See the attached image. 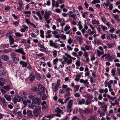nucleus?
Here are the masks:
<instances>
[{
  "label": "nucleus",
  "mask_w": 120,
  "mask_h": 120,
  "mask_svg": "<svg viewBox=\"0 0 120 120\" xmlns=\"http://www.w3.org/2000/svg\"><path fill=\"white\" fill-rule=\"evenodd\" d=\"M73 102V101L72 99H70L68 101L67 106V108L68 109H71L72 107Z\"/></svg>",
  "instance_id": "f257e3e1"
},
{
  "label": "nucleus",
  "mask_w": 120,
  "mask_h": 120,
  "mask_svg": "<svg viewBox=\"0 0 120 120\" xmlns=\"http://www.w3.org/2000/svg\"><path fill=\"white\" fill-rule=\"evenodd\" d=\"M41 101V98H35L33 100V102L35 104H37L38 105L40 104Z\"/></svg>",
  "instance_id": "f03ea898"
},
{
  "label": "nucleus",
  "mask_w": 120,
  "mask_h": 120,
  "mask_svg": "<svg viewBox=\"0 0 120 120\" xmlns=\"http://www.w3.org/2000/svg\"><path fill=\"white\" fill-rule=\"evenodd\" d=\"M19 6L17 7V9L18 10H20L23 9V3L21 0L19 1L18 2Z\"/></svg>",
  "instance_id": "7ed1b4c3"
},
{
  "label": "nucleus",
  "mask_w": 120,
  "mask_h": 120,
  "mask_svg": "<svg viewBox=\"0 0 120 120\" xmlns=\"http://www.w3.org/2000/svg\"><path fill=\"white\" fill-rule=\"evenodd\" d=\"M110 3L108 0L106 2V3H104L103 4L104 6H105L106 7L109 5V9L110 10H112L113 8L112 5V4L109 5Z\"/></svg>",
  "instance_id": "20e7f679"
},
{
  "label": "nucleus",
  "mask_w": 120,
  "mask_h": 120,
  "mask_svg": "<svg viewBox=\"0 0 120 120\" xmlns=\"http://www.w3.org/2000/svg\"><path fill=\"white\" fill-rule=\"evenodd\" d=\"M51 11H50L46 10L44 14V18H48L51 14Z\"/></svg>",
  "instance_id": "39448f33"
},
{
  "label": "nucleus",
  "mask_w": 120,
  "mask_h": 120,
  "mask_svg": "<svg viewBox=\"0 0 120 120\" xmlns=\"http://www.w3.org/2000/svg\"><path fill=\"white\" fill-rule=\"evenodd\" d=\"M38 88L39 90L43 93H45V88L42 85L39 84L38 86Z\"/></svg>",
  "instance_id": "423d86ee"
},
{
  "label": "nucleus",
  "mask_w": 120,
  "mask_h": 120,
  "mask_svg": "<svg viewBox=\"0 0 120 120\" xmlns=\"http://www.w3.org/2000/svg\"><path fill=\"white\" fill-rule=\"evenodd\" d=\"M15 51L17 52L21 53L22 55L26 54V53L24 51L23 49L22 48H20L18 49L15 50Z\"/></svg>",
  "instance_id": "0eeeda50"
},
{
  "label": "nucleus",
  "mask_w": 120,
  "mask_h": 120,
  "mask_svg": "<svg viewBox=\"0 0 120 120\" xmlns=\"http://www.w3.org/2000/svg\"><path fill=\"white\" fill-rule=\"evenodd\" d=\"M50 45L52 47H54L55 48H57L59 45L56 44L53 42L52 40H50L49 41Z\"/></svg>",
  "instance_id": "6e6552de"
},
{
  "label": "nucleus",
  "mask_w": 120,
  "mask_h": 120,
  "mask_svg": "<svg viewBox=\"0 0 120 120\" xmlns=\"http://www.w3.org/2000/svg\"><path fill=\"white\" fill-rule=\"evenodd\" d=\"M60 82V80H58L56 82V84L55 87V89L54 90H53L55 92H56L57 91L58 88L60 86V83L59 82Z\"/></svg>",
  "instance_id": "1a4fd4ad"
},
{
  "label": "nucleus",
  "mask_w": 120,
  "mask_h": 120,
  "mask_svg": "<svg viewBox=\"0 0 120 120\" xmlns=\"http://www.w3.org/2000/svg\"><path fill=\"white\" fill-rule=\"evenodd\" d=\"M8 38H9L10 44V45H11L13 44L14 43V40L12 36L11 35H9L8 36Z\"/></svg>",
  "instance_id": "9d476101"
},
{
  "label": "nucleus",
  "mask_w": 120,
  "mask_h": 120,
  "mask_svg": "<svg viewBox=\"0 0 120 120\" xmlns=\"http://www.w3.org/2000/svg\"><path fill=\"white\" fill-rule=\"evenodd\" d=\"M32 112L31 110H28L27 111V116L29 118H31L33 117L32 115Z\"/></svg>",
  "instance_id": "9b49d317"
},
{
  "label": "nucleus",
  "mask_w": 120,
  "mask_h": 120,
  "mask_svg": "<svg viewBox=\"0 0 120 120\" xmlns=\"http://www.w3.org/2000/svg\"><path fill=\"white\" fill-rule=\"evenodd\" d=\"M40 110L41 109L39 106H38L33 110V112L34 114H36L40 112Z\"/></svg>",
  "instance_id": "f8f14e48"
},
{
  "label": "nucleus",
  "mask_w": 120,
  "mask_h": 120,
  "mask_svg": "<svg viewBox=\"0 0 120 120\" xmlns=\"http://www.w3.org/2000/svg\"><path fill=\"white\" fill-rule=\"evenodd\" d=\"M19 63L21 64L22 65V67H24L25 68L28 65V63L27 62H24L22 61H21Z\"/></svg>",
  "instance_id": "ddd939ff"
},
{
  "label": "nucleus",
  "mask_w": 120,
  "mask_h": 120,
  "mask_svg": "<svg viewBox=\"0 0 120 120\" xmlns=\"http://www.w3.org/2000/svg\"><path fill=\"white\" fill-rule=\"evenodd\" d=\"M55 112H57V113H60L63 114L64 113L63 111L61 109H60L59 107L56 108V109L55 111Z\"/></svg>",
  "instance_id": "4468645a"
},
{
  "label": "nucleus",
  "mask_w": 120,
  "mask_h": 120,
  "mask_svg": "<svg viewBox=\"0 0 120 120\" xmlns=\"http://www.w3.org/2000/svg\"><path fill=\"white\" fill-rule=\"evenodd\" d=\"M92 112L91 109L89 108H86L85 110H84V113L88 114L91 113Z\"/></svg>",
  "instance_id": "2eb2a0df"
},
{
  "label": "nucleus",
  "mask_w": 120,
  "mask_h": 120,
  "mask_svg": "<svg viewBox=\"0 0 120 120\" xmlns=\"http://www.w3.org/2000/svg\"><path fill=\"white\" fill-rule=\"evenodd\" d=\"M55 0H52V7H54L55 6L56 8H57L59 6L58 3L57 2H56V4L55 5Z\"/></svg>",
  "instance_id": "dca6fc26"
},
{
  "label": "nucleus",
  "mask_w": 120,
  "mask_h": 120,
  "mask_svg": "<svg viewBox=\"0 0 120 120\" xmlns=\"http://www.w3.org/2000/svg\"><path fill=\"white\" fill-rule=\"evenodd\" d=\"M84 97L86 98H89L90 99H91L93 98V95L91 94H88L85 95Z\"/></svg>",
  "instance_id": "f3484780"
},
{
  "label": "nucleus",
  "mask_w": 120,
  "mask_h": 120,
  "mask_svg": "<svg viewBox=\"0 0 120 120\" xmlns=\"http://www.w3.org/2000/svg\"><path fill=\"white\" fill-rule=\"evenodd\" d=\"M107 106L106 105L101 106L100 107L101 111L104 112H106L107 110Z\"/></svg>",
  "instance_id": "a211bd4d"
},
{
  "label": "nucleus",
  "mask_w": 120,
  "mask_h": 120,
  "mask_svg": "<svg viewBox=\"0 0 120 120\" xmlns=\"http://www.w3.org/2000/svg\"><path fill=\"white\" fill-rule=\"evenodd\" d=\"M4 97L8 101H10L11 100V97L8 95L5 94L4 96Z\"/></svg>",
  "instance_id": "6ab92c4d"
},
{
  "label": "nucleus",
  "mask_w": 120,
  "mask_h": 120,
  "mask_svg": "<svg viewBox=\"0 0 120 120\" xmlns=\"http://www.w3.org/2000/svg\"><path fill=\"white\" fill-rule=\"evenodd\" d=\"M1 57L3 60L5 61H7L9 59L8 57L6 55H2Z\"/></svg>",
  "instance_id": "aec40b11"
},
{
  "label": "nucleus",
  "mask_w": 120,
  "mask_h": 120,
  "mask_svg": "<svg viewBox=\"0 0 120 120\" xmlns=\"http://www.w3.org/2000/svg\"><path fill=\"white\" fill-rule=\"evenodd\" d=\"M113 16L114 17L115 19L117 21H119L120 22V20L119 18V16L118 15L112 14Z\"/></svg>",
  "instance_id": "412c9836"
},
{
  "label": "nucleus",
  "mask_w": 120,
  "mask_h": 120,
  "mask_svg": "<svg viewBox=\"0 0 120 120\" xmlns=\"http://www.w3.org/2000/svg\"><path fill=\"white\" fill-rule=\"evenodd\" d=\"M80 86L77 85L75 86L73 89V91L74 92H75L77 91L79 89Z\"/></svg>",
  "instance_id": "4be33fe9"
},
{
  "label": "nucleus",
  "mask_w": 120,
  "mask_h": 120,
  "mask_svg": "<svg viewBox=\"0 0 120 120\" xmlns=\"http://www.w3.org/2000/svg\"><path fill=\"white\" fill-rule=\"evenodd\" d=\"M6 74V72L5 71L3 70H0V76H3L5 75Z\"/></svg>",
  "instance_id": "5701e85b"
},
{
  "label": "nucleus",
  "mask_w": 120,
  "mask_h": 120,
  "mask_svg": "<svg viewBox=\"0 0 120 120\" xmlns=\"http://www.w3.org/2000/svg\"><path fill=\"white\" fill-rule=\"evenodd\" d=\"M92 22L93 24L98 25L99 24V21L98 20H96L95 19L93 20H92Z\"/></svg>",
  "instance_id": "b1692460"
},
{
  "label": "nucleus",
  "mask_w": 120,
  "mask_h": 120,
  "mask_svg": "<svg viewBox=\"0 0 120 120\" xmlns=\"http://www.w3.org/2000/svg\"><path fill=\"white\" fill-rule=\"evenodd\" d=\"M81 75L79 74H77L76 76V78L75 80L76 81H78L79 80Z\"/></svg>",
  "instance_id": "393cba45"
},
{
  "label": "nucleus",
  "mask_w": 120,
  "mask_h": 120,
  "mask_svg": "<svg viewBox=\"0 0 120 120\" xmlns=\"http://www.w3.org/2000/svg\"><path fill=\"white\" fill-rule=\"evenodd\" d=\"M19 61V58L18 57H15L13 59V63L16 64Z\"/></svg>",
  "instance_id": "a878e982"
},
{
  "label": "nucleus",
  "mask_w": 120,
  "mask_h": 120,
  "mask_svg": "<svg viewBox=\"0 0 120 120\" xmlns=\"http://www.w3.org/2000/svg\"><path fill=\"white\" fill-rule=\"evenodd\" d=\"M32 76L30 79V82L32 81L36 77L35 75H32V74H30V76Z\"/></svg>",
  "instance_id": "bb28decb"
},
{
  "label": "nucleus",
  "mask_w": 120,
  "mask_h": 120,
  "mask_svg": "<svg viewBox=\"0 0 120 120\" xmlns=\"http://www.w3.org/2000/svg\"><path fill=\"white\" fill-rule=\"evenodd\" d=\"M3 88L5 90L8 91L10 89V86L9 85H6L4 86Z\"/></svg>",
  "instance_id": "cd10ccee"
},
{
  "label": "nucleus",
  "mask_w": 120,
  "mask_h": 120,
  "mask_svg": "<svg viewBox=\"0 0 120 120\" xmlns=\"http://www.w3.org/2000/svg\"><path fill=\"white\" fill-rule=\"evenodd\" d=\"M38 46L39 47L44 49L45 50L46 49V48L44 47V45H42L39 43H38Z\"/></svg>",
  "instance_id": "c85d7f7f"
},
{
  "label": "nucleus",
  "mask_w": 120,
  "mask_h": 120,
  "mask_svg": "<svg viewBox=\"0 0 120 120\" xmlns=\"http://www.w3.org/2000/svg\"><path fill=\"white\" fill-rule=\"evenodd\" d=\"M85 102V100L83 98L81 99L79 101V104L80 105H81L82 104H84Z\"/></svg>",
  "instance_id": "c756f323"
},
{
  "label": "nucleus",
  "mask_w": 120,
  "mask_h": 120,
  "mask_svg": "<svg viewBox=\"0 0 120 120\" xmlns=\"http://www.w3.org/2000/svg\"><path fill=\"white\" fill-rule=\"evenodd\" d=\"M70 28V26H68V24H67L66 25V26L65 27L64 29V30L65 31H68V30H69Z\"/></svg>",
  "instance_id": "7c9ffc66"
},
{
  "label": "nucleus",
  "mask_w": 120,
  "mask_h": 120,
  "mask_svg": "<svg viewBox=\"0 0 120 120\" xmlns=\"http://www.w3.org/2000/svg\"><path fill=\"white\" fill-rule=\"evenodd\" d=\"M40 32L41 34L40 35V36L41 38H44V31L42 30H41L40 31Z\"/></svg>",
  "instance_id": "2f4dec72"
},
{
  "label": "nucleus",
  "mask_w": 120,
  "mask_h": 120,
  "mask_svg": "<svg viewBox=\"0 0 120 120\" xmlns=\"http://www.w3.org/2000/svg\"><path fill=\"white\" fill-rule=\"evenodd\" d=\"M34 103V102L33 103L32 102V103L30 105V107L32 109H34V108L36 107V105Z\"/></svg>",
  "instance_id": "473e14b6"
},
{
  "label": "nucleus",
  "mask_w": 120,
  "mask_h": 120,
  "mask_svg": "<svg viewBox=\"0 0 120 120\" xmlns=\"http://www.w3.org/2000/svg\"><path fill=\"white\" fill-rule=\"evenodd\" d=\"M66 90V89H61L60 90L59 93L60 94L64 93Z\"/></svg>",
  "instance_id": "72a5a7b5"
},
{
  "label": "nucleus",
  "mask_w": 120,
  "mask_h": 120,
  "mask_svg": "<svg viewBox=\"0 0 120 120\" xmlns=\"http://www.w3.org/2000/svg\"><path fill=\"white\" fill-rule=\"evenodd\" d=\"M31 90L33 92H36L38 91V88L36 87H32Z\"/></svg>",
  "instance_id": "f704fd0d"
},
{
  "label": "nucleus",
  "mask_w": 120,
  "mask_h": 120,
  "mask_svg": "<svg viewBox=\"0 0 120 120\" xmlns=\"http://www.w3.org/2000/svg\"><path fill=\"white\" fill-rule=\"evenodd\" d=\"M115 44L114 43H112L110 44H108L107 45L109 48H111L114 46Z\"/></svg>",
  "instance_id": "c9c22d12"
},
{
  "label": "nucleus",
  "mask_w": 120,
  "mask_h": 120,
  "mask_svg": "<svg viewBox=\"0 0 120 120\" xmlns=\"http://www.w3.org/2000/svg\"><path fill=\"white\" fill-rule=\"evenodd\" d=\"M58 58H56L53 60V63L54 65H56L57 64L56 62L58 60Z\"/></svg>",
  "instance_id": "e433bc0d"
},
{
  "label": "nucleus",
  "mask_w": 120,
  "mask_h": 120,
  "mask_svg": "<svg viewBox=\"0 0 120 120\" xmlns=\"http://www.w3.org/2000/svg\"><path fill=\"white\" fill-rule=\"evenodd\" d=\"M45 2H44V5L45 6H46V5L49 6L50 5V2L49 0L48 1H46L45 2Z\"/></svg>",
  "instance_id": "4c0bfd02"
},
{
  "label": "nucleus",
  "mask_w": 120,
  "mask_h": 120,
  "mask_svg": "<svg viewBox=\"0 0 120 120\" xmlns=\"http://www.w3.org/2000/svg\"><path fill=\"white\" fill-rule=\"evenodd\" d=\"M110 37L112 39L113 38H115V39H116L117 38V36L116 35H114V34H111Z\"/></svg>",
  "instance_id": "58836bf2"
},
{
  "label": "nucleus",
  "mask_w": 120,
  "mask_h": 120,
  "mask_svg": "<svg viewBox=\"0 0 120 120\" xmlns=\"http://www.w3.org/2000/svg\"><path fill=\"white\" fill-rule=\"evenodd\" d=\"M78 41H79L80 44L82 43V39L79 37L78 36L77 37Z\"/></svg>",
  "instance_id": "ea45409f"
},
{
  "label": "nucleus",
  "mask_w": 120,
  "mask_h": 120,
  "mask_svg": "<svg viewBox=\"0 0 120 120\" xmlns=\"http://www.w3.org/2000/svg\"><path fill=\"white\" fill-rule=\"evenodd\" d=\"M10 56L12 59H14L15 57L16 56V54L14 53H11L10 55Z\"/></svg>",
  "instance_id": "a19ab883"
},
{
  "label": "nucleus",
  "mask_w": 120,
  "mask_h": 120,
  "mask_svg": "<svg viewBox=\"0 0 120 120\" xmlns=\"http://www.w3.org/2000/svg\"><path fill=\"white\" fill-rule=\"evenodd\" d=\"M116 72V71L115 69H112L111 72L112 73V75L113 76H114L115 75V73Z\"/></svg>",
  "instance_id": "79ce46f5"
},
{
  "label": "nucleus",
  "mask_w": 120,
  "mask_h": 120,
  "mask_svg": "<svg viewBox=\"0 0 120 120\" xmlns=\"http://www.w3.org/2000/svg\"><path fill=\"white\" fill-rule=\"evenodd\" d=\"M83 56H85V58L88 57V52L86 51L84 52V53Z\"/></svg>",
  "instance_id": "37998d69"
},
{
  "label": "nucleus",
  "mask_w": 120,
  "mask_h": 120,
  "mask_svg": "<svg viewBox=\"0 0 120 120\" xmlns=\"http://www.w3.org/2000/svg\"><path fill=\"white\" fill-rule=\"evenodd\" d=\"M53 56L54 57H56L57 55V51L56 50H55L53 52Z\"/></svg>",
  "instance_id": "c03bdc74"
},
{
  "label": "nucleus",
  "mask_w": 120,
  "mask_h": 120,
  "mask_svg": "<svg viewBox=\"0 0 120 120\" xmlns=\"http://www.w3.org/2000/svg\"><path fill=\"white\" fill-rule=\"evenodd\" d=\"M70 95V92H68L67 93L64 94V97L65 98H66L67 97H69Z\"/></svg>",
  "instance_id": "a18cd8bd"
},
{
  "label": "nucleus",
  "mask_w": 120,
  "mask_h": 120,
  "mask_svg": "<svg viewBox=\"0 0 120 120\" xmlns=\"http://www.w3.org/2000/svg\"><path fill=\"white\" fill-rule=\"evenodd\" d=\"M61 10L58 8L56 9L55 10H54V11L56 12L59 13L61 12Z\"/></svg>",
  "instance_id": "49530a36"
},
{
  "label": "nucleus",
  "mask_w": 120,
  "mask_h": 120,
  "mask_svg": "<svg viewBox=\"0 0 120 120\" xmlns=\"http://www.w3.org/2000/svg\"><path fill=\"white\" fill-rule=\"evenodd\" d=\"M42 113H38L37 114L35 115V116L36 117H40L41 116H42Z\"/></svg>",
  "instance_id": "de8ad7c7"
},
{
  "label": "nucleus",
  "mask_w": 120,
  "mask_h": 120,
  "mask_svg": "<svg viewBox=\"0 0 120 120\" xmlns=\"http://www.w3.org/2000/svg\"><path fill=\"white\" fill-rule=\"evenodd\" d=\"M54 115H49V116H45V117H47L48 118H49V120H50L51 119L52 117H53L54 116Z\"/></svg>",
  "instance_id": "09e8293b"
},
{
  "label": "nucleus",
  "mask_w": 120,
  "mask_h": 120,
  "mask_svg": "<svg viewBox=\"0 0 120 120\" xmlns=\"http://www.w3.org/2000/svg\"><path fill=\"white\" fill-rule=\"evenodd\" d=\"M18 100V98H14L13 99V101L15 104L17 102H19Z\"/></svg>",
  "instance_id": "8fccbe9b"
},
{
  "label": "nucleus",
  "mask_w": 120,
  "mask_h": 120,
  "mask_svg": "<svg viewBox=\"0 0 120 120\" xmlns=\"http://www.w3.org/2000/svg\"><path fill=\"white\" fill-rule=\"evenodd\" d=\"M25 22L26 23L28 24H30L32 23H31L30 22V21L29 20V19H25Z\"/></svg>",
  "instance_id": "3c124183"
},
{
  "label": "nucleus",
  "mask_w": 120,
  "mask_h": 120,
  "mask_svg": "<svg viewBox=\"0 0 120 120\" xmlns=\"http://www.w3.org/2000/svg\"><path fill=\"white\" fill-rule=\"evenodd\" d=\"M28 97L29 98H30L31 100H33L35 98V97H34V96H33L32 95H30L29 96H28Z\"/></svg>",
  "instance_id": "603ef678"
},
{
  "label": "nucleus",
  "mask_w": 120,
  "mask_h": 120,
  "mask_svg": "<svg viewBox=\"0 0 120 120\" xmlns=\"http://www.w3.org/2000/svg\"><path fill=\"white\" fill-rule=\"evenodd\" d=\"M97 52L98 56L99 57H100L101 55H102L101 52L100 51L98 50L97 51Z\"/></svg>",
  "instance_id": "864d4df0"
},
{
  "label": "nucleus",
  "mask_w": 120,
  "mask_h": 120,
  "mask_svg": "<svg viewBox=\"0 0 120 120\" xmlns=\"http://www.w3.org/2000/svg\"><path fill=\"white\" fill-rule=\"evenodd\" d=\"M100 26L102 28L103 30V31H104L105 30H106L107 29V28L105 26H103L102 25H101Z\"/></svg>",
  "instance_id": "5fc2aeb1"
},
{
  "label": "nucleus",
  "mask_w": 120,
  "mask_h": 120,
  "mask_svg": "<svg viewBox=\"0 0 120 120\" xmlns=\"http://www.w3.org/2000/svg\"><path fill=\"white\" fill-rule=\"evenodd\" d=\"M93 31H91V32H87V33H88L89 34H90L92 35L94 34L95 33H96V31L94 29V30H92Z\"/></svg>",
  "instance_id": "6e6d98bb"
},
{
  "label": "nucleus",
  "mask_w": 120,
  "mask_h": 120,
  "mask_svg": "<svg viewBox=\"0 0 120 120\" xmlns=\"http://www.w3.org/2000/svg\"><path fill=\"white\" fill-rule=\"evenodd\" d=\"M69 15L71 17H72V18H74V20H76V19H77V18L75 17L76 16V15H75L74 14H73V15Z\"/></svg>",
  "instance_id": "4d7b16f0"
},
{
  "label": "nucleus",
  "mask_w": 120,
  "mask_h": 120,
  "mask_svg": "<svg viewBox=\"0 0 120 120\" xmlns=\"http://www.w3.org/2000/svg\"><path fill=\"white\" fill-rule=\"evenodd\" d=\"M74 96L75 97H79L80 96V94L79 93H76L74 94Z\"/></svg>",
  "instance_id": "13d9d810"
},
{
  "label": "nucleus",
  "mask_w": 120,
  "mask_h": 120,
  "mask_svg": "<svg viewBox=\"0 0 120 120\" xmlns=\"http://www.w3.org/2000/svg\"><path fill=\"white\" fill-rule=\"evenodd\" d=\"M72 62V60L71 59H69L68 60L67 62V64L68 65L71 64Z\"/></svg>",
  "instance_id": "bf43d9fd"
},
{
  "label": "nucleus",
  "mask_w": 120,
  "mask_h": 120,
  "mask_svg": "<svg viewBox=\"0 0 120 120\" xmlns=\"http://www.w3.org/2000/svg\"><path fill=\"white\" fill-rule=\"evenodd\" d=\"M18 100L19 102H22L23 100V98L22 97H19Z\"/></svg>",
  "instance_id": "052dcab7"
},
{
  "label": "nucleus",
  "mask_w": 120,
  "mask_h": 120,
  "mask_svg": "<svg viewBox=\"0 0 120 120\" xmlns=\"http://www.w3.org/2000/svg\"><path fill=\"white\" fill-rule=\"evenodd\" d=\"M58 101L60 103H61L62 104H64V102L63 101V99L61 98L59 99H58Z\"/></svg>",
  "instance_id": "680f3d73"
},
{
  "label": "nucleus",
  "mask_w": 120,
  "mask_h": 120,
  "mask_svg": "<svg viewBox=\"0 0 120 120\" xmlns=\"http://www.w3.org/2000/svg\"><path fill=\"white\" fill-rule=\"evenodd\" d=\"M78 54L79 56L80 57H81L83 54V52L82 51H80L78 52Z\"/></svg>",
  "instance_id": "e2e57ef3"
},
{
  "label": "nucleus",
  "mask_w": 120,
  "mask_h": 120,
  "mask_svg": "<svg viewBox=\"0 0 120 120\" xmlns=\"http://www.w3.org/2000/svg\"><path fill=\"white\" fill-rule=\"evenodd\" d=\"M101 19L102 21L104 23H105L106 22V20L105 17H101Z\"/></svg>",
  "instance_id": "0e129e2a"
},
{
  "label": "nucleus",
  "mask_w": 120,
  "mask_h": 120,
  "mask_svg": "<svg viewBox=\"0 0 120 120\" xmlns=\"http://www.w3.org/2000/svg\"><path fill=\"white\" fill-rule=\"evenodd\" d=\"M85 48L87 50H89L91 48L90 46H88L87 45H85Z\"/></svg>",
  "instance_id": "69168bd1"
},
{
  "label": "nucleus",
  "mask_w": 120,
  "mask_h": 120,
  "mask_svg": "<svg viewBox=\"0 0 120 120\" xmlns=\"http://www.w3.org/2000/svg\"><path fill=\"white\" fill-rule=\"evenodd\" d=\"M86 105H88L90 104L91 102V100H86Z\"/></svg>",
  "instance_id": "338daca9"
},
{
  "label": "nucleus",
  "mask_w": 120,
  "mask_h": 120,
  "mask_svg": "<svg viewBox=\"0 0 120 120\" xmlns=\"http://www.w3.org/2000/svg\"><path fill=\"white\" fill-rule=\"evenodd\" d=\"M53 36L55 38H57L61 37V36H60L59 34L53 35Z\"/></svg>",
  "instance_id": "774afa93"
}]
</instances>
